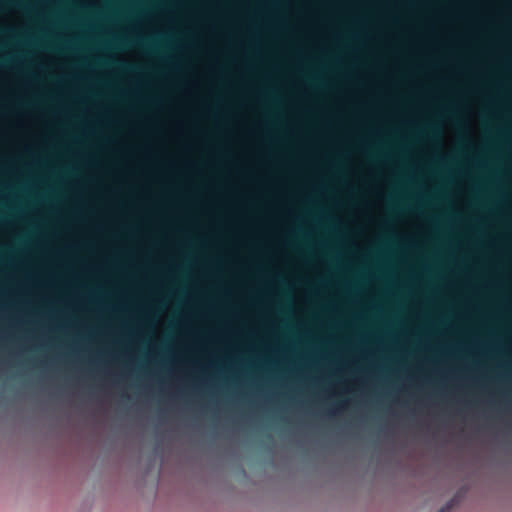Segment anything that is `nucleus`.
Masks as SVG:
<instances>
[{"label": "nucleus", "instance_id": "nucleus-1", "mask_svg": "<svg viewBox=\"0 0 512 512\" xmlns=\"http://www.w3.org/2000/svg\"><path fill=\"white\" fill-rule=\"evenodd\" d=\"M348 405V401L344 400L339 403L334 404L329 410L328 415L329 416H336L339 415L341 412H343Z\"/></svg>", "mask_w": 512, "mask_h": 512}, {"label": "nucleus", "instance_id": "nucleus-2", "mask_svg": "<svg viewBox=\"0 0 512 512\" xmlns=\"http://www.w3.org/2000/svg\"><path fill=\"white\" fill-rule=\"evenodd\" d=\"M200 87V84H199V81L198 80H191V81H187L185 83V87H184V90H183V93L186 95V96H190L192 95V93L196 90H198Z\"/></svg>", "mask_w": 512, "mask_h": 512}, {"label": "nucleus", "instance_id": "nucleus-3", "mask_svg": "<svg viewBox=\"0 0 512 512\" xmlns=\"http://www.w3.org/2000/svg\"><path fill=\"white\" fill-rule=\"evenodd\" d=\"M402 243L406 245L411 250H416L418 248V242L416 238L412 235H405L402 237Z\"/></svg>", "mask_w": 512, "mask_h": 512}, {"label": "nucleus", "instance_id": "nucleus-4", "mask_svg": "<svg viewBox=\"0 0 512 512\" xmlns=\"http://www.w3.org/2000/svg\"><path fill=\"white\" fill-rule=\"evenodd\" d=\"M456 503H457V500L452 499L444 507H442L438 512H450V510Z\"/></svg>", "mask_w": 512, "mask_h": 512}, {"label": "nucleus", "instance_id": "nucleus-5", "mask_svg": "<svg viewBox=\"0 0 512 512\" xmlns=\"http://www.w3.org/2000/svg\"><path fill=\"white\" fill-rule=\"evenodd\" d=\"M30 119H31V117H30V116H28V115H26V114H21V115L19 116V119H18V125H19L20 127L26 126V125H27V120H30Z\"/></svg>", "mask_w": 512, "mask_h": 512}, {"label": "nucleus", "instance_id": "nucleus-6", "mask_svg": "<svg viewBox=\"0 0 512 512\" xmlns=\"http://www.w3.org/2000/svg\"><path fill=\"white\" fill-rule=\"evenodd\" d=\"M184 166L188 169H194L195 168V162L191 159H188L184 162Z\"/></svg>", "mask_w": 512, "mask_h": 512}, {"label": "nucleus", "instance_id": "nucleus-7", "mask_svg": "<svg viewBox=\"0 0 512 512\" xmlns=\"http://www.w3.org/2000/svg\"><path fill=\"white\" fill-rule=\"evenodd\" d=\"M99 4L98 0H88L84 3V6L95 7Z\"/></svg>", "mask_w": 512, "mask_h": 512}, {"label": "nucleus", "instance_id": "nucleus-8", "mask_svg": "<svg viewBox=\"0 0 512 512\" xmlns=\"http://www.w3.org/2000/svg\"><path fill=\"white\" fill-rule=\"evenodd\" d=\"M125 32L127 34H130V33H137L138 32V25H134L132 27H129L125 30Z\"/></svg>", "mask_w": 512, "mask_h": 512}, {"label": "nucleus", "instance_id": "nucleus-9", "mask_svg": "<svg viewBox=\"0 0 512 512\" xmlns=\"http://www.w3.org/2000/svg\"><path fill=\"white\" fill-rule=\"evenodd\" d=\"M140 310L143 311L146 316H149L150 313H151V309L148 306H143V307L140 308Z\"/></svg>", "mask_w": 512, "mask_h": 512}, {"label": "nucleus", "instance_id": "nucleus-10", "mask_svg": "<svg viewBox=\"0 0 512 512\" xmlns=\"http://www.w3.org/2000/svg\"><path fill=\"white\" fill-rule=\"evenodd\" d=\"M506 66L508 69L512 70V57L506 59Z\"/></svg>", "mask_w": 512, "mask_h": 512}, {"label": "nucleus", "instance_id": "nucleus-11", "mask_svg": "<svg viewBox=\"0 0 512 512\" xmlns=\"http://www.w3.org/2000/svg\"><path fill=\"white\" fill-rule=\"evenodd\" d=\"M85 270L98 271V270H100V267L99 266H87V267H85Z\"/></svg>", "mask_w": 512, "mask_h": 512}, {"label": "nucleus", "instance_id": "nucleus-12", "mask_svg": "<svg viewBox=\"0 0 512 512\" xmlns=\"http://www.w3.org/2000/svg\"><path fill=\"white\" fill-rule=\"evenodd\" d=\"M188 321L186 319H182L180 322H179V325L180 327L182 328H187L188 327Z\"/></svg>", "mask_w": 512, "mask_h": 512}, {"label": "nucleus", "instance_id": "nucleus-13", "mask_svg": "<svg viewBox=\"0 0 512 512\" xmlns=\"http://www.w3.org/2000/svg\"><path fill=\"white\" fill-rule=\"evenodd\" d=\"M375 193H377L379 196H383L384 195V191L381 187H376L375 188Z\"/></svg>", "mask_w": 512, "mask_h": 512}, {"label": "nucleus", "instance_id": "nucleus-14", "mask_svg": "<svg viewBox=\"0 0 512 512\" xmlns=\"http://www.w3.org/2000/svg\"><path fill=\"white\" fill-rule=\"evenodd\" d=\"M405 123L410 126H416L417 122L415 120H406Z\"/></svg>", "mask_w": 512, "mask_h": 512}, {"label": "nucleus", "instance_id": "nucleus-15", "mask_svg": "<svg viewBox=\"0 0 512 512\" xmlns=\"http://www.w3.org/2000/svg\"><path fill=\"white\" fill-rule=\"evenodd\" d=\"M288 215L298 219V216L296 215V213H295V211L293 209H289L288 210Z\"/></svg>", "mask_w": 512, "mask_h": 512}, {"label": "nucleus", "instance_id": "nucleus-16", "mask_svg": "<svg viewBox=\"0 0 512 512\" xmlns=\"http://www.w3.org/2000/svg\"><path fill=\"white\" fill-rule=\"evenodd\" d=\"M325 392H328V395H327V396H332V395H334V394H335V393H334V390L332 389V387H331V386H330V387H328V388L325 390Z\"/></svg>", "mask_w": 512, "mask_h": 512}, {"label": "nucleus", "instance_id": "nucleus-17", "mask_svg": "<svg viewBox=\"0 0 512 512\" xmlns=\"http://www.w3.org/2000/svg\"><path fill=\"white\" fill-rule=\"evenodd\" d=\"M177 130H178V133H179V134H182V133H183V123H178V125H177Z\"/></svg>", "mask_w": 512, "mask_h": 512}, {"label": "nucleus", "instance_id": "nucleus-18", "mask_svg": "<svg viewBox=\"0 0 512 512\" xmlns=\"http://www.w3.org/2000/svg\"><path fill=\"white\" fill-rule=\"evenodd\" d=\"M93 163H94V158L92 156H89L87 158L86 164L87 165H92Z\"/></svg>", "mask_w": 512, "mask_h": 512}, {"label": "nucleus", "instance_id": "nucleus-19", "mask_svg": "<svg viewBox=\"0 0 512 512\" xmlns=\"http://www.w3.org/2000/svg\"><path fill=\"white\" fill-rule=\"evenodd\" d=\"M101 354H102V353H98L97 358L93 359V360H92V362H93V363H97V364H98V363L100 362V356H101Z\"/></svg>", "mask_w": 512, "mask_h": 512}, {"label": "nucleus", "instance_id": "nucleus-20", "mask_svg": "<svg viewBox=\"0 0 512 512\" xmlns=\"http://www.w3.org/2000/svg\"><path fill=\"white\" fill-rule=\"evenodd\" d=\"M476 164H477L478 166H485V165H486V162H485V161H482V160H477V161H476Z\"/></svg>", "mask_w": 512, "mask_h": 512}, {"label": "nucleus", "instance_id": "nucleus-21", "mask_svg": "<svg viewBox=\"0 0 512 512\" xmlns=\"http://www.w3.org/2000/svg\"><path fill=\"white\" fill-rule=\"evenodd\" d=\"M359 22L363 25V26H367V21L364 19V18H360L359 19Z\"/></svg>", "mask_w": 512, "mask_h": 512}, {"label": "nucleus", "instance_id": "nucleus-22", "mask_svg": "<svg viewBox=\"0 0 512 512\" xmlns=\"http://www.w3.org/2000/svg\"><path fill=\"white\" fill-rule=\"evenodd\" d=\"M380 133H381V131H380V130H378V129H377V130H374V131H372V132H371V134H372L373 136H378V135H380Z\"/></svg>", "mask_w": 512, "mask_h": 512}, {"label": "nucleus", "instance_id": "nucleus-23", "mask_svg": "<svg viewBox=\"0 0 512 512\" xmlns=\"http://www.w3.org/2000/svg\"><path fill=\"white\" fill-rule=\"evenodd\" d=\"M414 167H415V169H416L417 171H419V170H420V165H419V163H418V162H416V163H415Z\"/></svg>", "mask_w": 512, "mask_h": 512}, {"label": "nucleus", "instance_id": "nucleus-24", "mask_svg": "<svg viewBox=\"0 0 512 512\" xmlns=\"http://www.w3.org/2000/svg\"><path fill=\"white\" fill-rule=\"evenodd\" d=\"M449 374H450L451 377L456 378L455 371H450Z\"/></svg>", "mask_w": 512, "mask_h": 512}, {"label": "nucleus", "instance_id": "nucleus-25", "mask_svg": "<svg viewBox=\"0 0 512 512\" xmlns=\"http://www.w3.org/2000/svg\"><path fill=\"white\" fill-rule=\"evenodd\" d=\"M145 152H146V155L148 156V155H149V153H150V148H149V147H147V148L145 149Z\"/></svg>", "mask_w": 512, "mask_h": 512}, {"label": "nucleus", "instance_id": "nucleus-26", "mask_svg": "<svg viewBox=\"0 0 512 512\" xmlns=\"http://www.w3.org/2000/svg\"><path fill=\"white\" fill-rule=\"evenodd\" d=\"M362 143H363V145H364V146H367V145H368V143H367V140H366V139H363V140H362Z\"/></svg>", "mask_w": 512, "mask_h": 512}, {"label": "nucleus", "instance_id": "nucleus-27", "mask_svg": "<svg viewBox=\"0 0 512 512\" xmlns=\"http://www.w3.org/2000/svg\"><path fill=\"white\" fill-rule=\"evenodd\" d=\"M489 244L493 246L495 244V239H491Z\"/></svg>", "mask_w": 512, "mask_h": 512}, {"label": "nucleus", "instance_id": "nucleus-28", "mask_svg": "<svg viewBox=\"0 0 512 512\" xmlns=\"http://www.w3.org/2000/svg\"><path fill=\"white\" fill-rule=\"evenodd\" d=\"M300 84H301V86H302L305 90H307V86H306V84H305V83H302V82H301Z\"/></svg>", "mask_w": 512, "mask_h": 512}, {"label": "nucleus", "instance_id": "nucleus-29", "mask_svg": "<svg viewBox=\"0 0 512 512\" xmlns=\"http://www.w3.org/2000/svg\"><path fill=\"white\" fill-rule=\"evenodd\" d=\"M209 69H210L211 71H214V70H216V66H210V68H209Z\"/></svg>", "mask_w": 512, "mask_h": 512}, {"label": "nucleus", "instance_id": "nucleus-30", "mask_svg": "<svg viewBox=\"0 0 512 512\" xmlns=\"http://www.w3.org/2000/svg\"><path fill=\"white\" fill-rule=\"evenodd\" d=\"M105 114L110 115L111 111L109 109L105 110Z\"/></svg>", "mask_w": 512, "mask_h": 512}, {"label": "nucleus", "instance_id": "nucleus-31", "mask_svg": "<svg viewBox=\"0 0 512 512\" xmlns=\"http://www.w3.org/2000/svg\"><path fill=\"white\" fill-rule=\"evenodd\" d=\"M169 164H170L171 167L175 166V162L174 161H171Z\"/></svg>", "mask_w": 512, "mask_h": 512}, {"label": "nucleus", "instance_id": "nucleus-32", "mask_svg": "<svg viewBox=\"0 0 512 512\" xmlns=\"http://www.w3.org/2000/svg\"><path fill=\"white\" fill-rule=\"evenodd\" d=\"M509 348L512 349V339L509 341Z\"/></svg>", "mask_w": 512, "mask_h": 512}, {"label": "nucleus", "instance_id": "nucleus-33", "mask_svg": "<svg viewBox=\"0 0 512 512\" xmlns=\"http://www.w3.org/2000/svg\"><path fill=\"white\" fill-rule=\"evenodd\" d=\"M8 29H9V30H14V29H15V27L10 25V26H8Z\"/></svg>", "mask_w": 512, "mask_h": 512}, {"label": "nucleus", "instance_id": "nucleus-34", "mask_svg": "<svg viewBox=\"0 0 512 512\" xmlns=\"http://www.w3.org/2000/svg\"><path fill=\"white\" fill-rule=\"evenodd\" d=\"M177 48H178V49H183V48H184V46H183V45H178V46H177Z\"/></svg>", "mask_w": 512, "mask_h": 512}, {"label": "nucleus", "instance_id": "nucleus-35", "mask_svg": "<svg viewBox=\"0 0 512 512\" xmlns=\"http://www.w3.org/2000/svg\"><path fill=\"white\" fill-rule=\"evenodd\" d=\"M338 222H339V224H342V223H343V221H342V219H341V218H338Z\"/></svg>", "mask_w": 512, "mask_h": 512}, {"label": "nucleus", "instance_id": "nucleus-36", "mask_svg": "<svg viewBox=\"0 0 512 512\" xmlns=\"http://www.w3.org/2000/svg\"><path fill=\"white\" fill-rule=\"evenodd\" d=\"M2 198L8 200V197L6 195H3Z\"/></svg>", "mask_w": 512, "mask_h": 512}, {"label": "nucleus", "instance_id": "nucleus-37", "mask_svg": "<svg viewBox=\"0 0 512 512\" xmlns=\"http://www.w3.org/2000/svg\"><path fill=\"white\" fill-rule=\"evenodd\" d=\"M62 254H63V253H62V251H57V255H59V256H60V255H62Z\"/></svg>", "mask_w": 512, "mask_h": 512}, {"label": "nucleus", "instance_id": "nucleus-38", "mask_svg": "<svg viewBox=\"0 0 512 512\" xmlns=\"http://www.w3.org/2000/svg\"><path fill=\"white\" fill-rule=\"evenodd\" d=\"M48 1L51 2V3H54L56 0H48Z\"/></svg>", "mask_w": 512, "mask_h": 512}]
</instances>
